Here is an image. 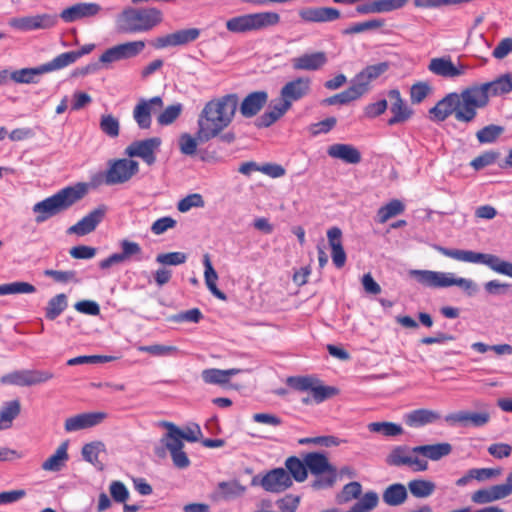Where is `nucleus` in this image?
<instances>
[{
    "instance_id": "60",
    "label": "nucleus",
    "mask_w": 512,
    "mask_h": 512,
    "mask_svg": "<svg viewBox=\"0 0 512 512\" xmlns=\"http://www.w3.org/2000/svg\"><path fill=\"white\" fill-rule=\"evenodd\" d=\"M432 88L427 82H417L412 85L410 89V99L413 104L421 103L427 95L431 92Z\"/></svg>"
},
{
    "instance_id": "35",
    "label": "nucleus",
    "mask_w": 512,
    "mask_h": 512,
    "mask_svg": "<svg viewBox=\"0 0 512 512\" xmlns=\"http://www.w3.org/2000/svg\"><path fill=\"white\" fill-rule=\"evenodd\" d=\"M203 264L205 267L204 278H205V283L207 285V288L216 298H218L220 300H226L227 297H226L225 293H223L221 290H219L216 285V281L218 280V274L215 271V269L213 268L208 254L204 255Z\"/></svg>"
},
{
    "instance_id": "39",
    "label": "nucleus",
    "mask_w": 512,
    "mask_h": 512,
    "mask_svg": "<svg viewBox=\"0 0 512 512\" xmlns=\"http://www.w3.org/2000/svg\"><path fill=\"white\" fill-rule=\"evenodd\" d=\"M105 451V445L100 441L85 444L82 447V457L85 461L94 465L98 470H103V463L98 459L99 454Z\"/></svg>"
},
{
    "instance_id": "10",
    "label": "nucleus",
    "mask_w": 512,
    "mask_h": 512,
    "mask_svg": "<svg viewBox=\"0 0 512 512\" xmlns=\"http://www.w3.org/2000/svg\"><path fill=\"white\" fill-rule=\"evenodd\" d=\"M293 484L292 478L284 468H275L263 476L256 475L251 480L252 486H261L265 491L281 493Z\"/></svg>"
},
{
    "instance_id": "51",
    "label": "nucleus",
    "mask_w": 512,
    "mask_h": 512,
    "mask_svg": "<svg viewBox=\"0 0 512 512\" xmlns=\"http://www.w3.org/2000/svg\"><path fill=\"white\" fill-rule=\"evenodd\" d=\"M183 105L176 103L166 107L157 117V122L162 126L172 124L182 113Z\"/></svg>"
},
{
    "instance_id": "1",
    "label": "nucleus",
    "mask_w": 512,
    "mask_h": 512,
    "mask_svg": "<svg viewBox=\"0 0 512 512\" xmlns=\"http://www.w3.org/2000/svg\"><path fill=\"white\" fill-rule=\"evenodd\" d=\"M239 106L236 93L216 97L206 102L197 119V139L206 143L216 138L233 122Z\"/></svg>"
},
{
    "instance_id": "46",
    "label": "nucleus",
    "mask_w": 512,
    "mask_h": 512,
    "mask_svg": "<svg viewBox=\"0 0 512 512\" xmlns=\"http://www.w3.org/2000/svg\"><path fill=\"white\" fill-rule=\"evenodd\" d=\"M100 130L110 138H116L120 133V122L112 114H103L99 122Z\"/></svg>"
},
{
    "instance_id": "19",
    "label": "nucleus",
    "mask_w": 512,
    "mask_h": 512,
    "mask_svg": "<svg viewBox=\"0 0 512 512\" xmlns=\"http://www.w3.org/2000/svg\"><path fill=\"white\" fill-rule=\"evenodd\" d=\"M107 418L105 412H88L77 414L65 420L64 428L67 432H74L99 425Z\"/></svg>"
},
{
    "instance_id": "41",
    "label": "nucleus",
    "mask_w": 512,
    "mask_h": 512,
    "mask_svg": "<svg viewBox=\"0 0 512 512\" xmlns=\"http://www.w3.org/2000/svg\"><path fill=\"white\" fill-rule=\"evenodd\" d=\"M450 257L462 262L479 263L487 266L490 254L470 250H450Z\"/></svg>"
},
{
    "instance_id": "32",
    "label": "nucleus",
    "mask_w": 512,
    "mask_h": 512,
    "mask_svg": "<svg viewBox=\"0 0 512 512\" xmlns=\"http://www.w3.org/2000/svg\"><path fill=\"white\" fill-rule=\"evenodd\" d=\"M162 426L167 429V433L162 438V443L171 453L172 451H176L179 449H183V438L180 434V428L176 426L174 423L164 421L162 422Z\"/></svg>"
},
{
    "instance_id": "27",
    "label": "nucleus",
    "mask_w": 512,
    "mask_h": 512,
    "mask_svg": "<svg viewBox=\"0 0 512 512\" xmlns=\"http://www.w3.org/2000/svg\"><path fill=\"white\" fill-rule=\"evenodd\" d=\"M327 154L347 164H358L362 160L360 151L351 144L336 143L327 148Z\"/></svg>"
},
{
    "instance_id": "2",
    "label": "nucleus",
    "mask_w": 512,
    "mask_h": 512,
    "mask_svg": "<svg viewBox=\"0 0 512 512\" xmlns=\"http://www.w3.org/2000/svg\"><path fill=\"white\" fill-rule=\"evenodd\" d=\"M88 193V184L79 182L60 189L58 192L34 204L35 221L43 223L51 217L70 209Z\"/></svg>"
},
{
    "instance_id": "37",
    "label": "nucleus",
    "mask_w": 512,
    "mask_h": 512,
    "mask_svg": "<svg viewBox=\"0 0 512 512\" xmlns=\"http://www.w3.org/2000/svg\"><path fill=\"white\" fill-rule=\"evenodd\" d=\"M68 307V297L64 293L57 294L49 299L45 308V317L48 320H55Z\"/></svg>"
},
{
    "instance_id": "61",
    "label": "nucleus",
    "mask_w": 512,
    "mask_h": 512,
    "mask_svg": "<svg viewBox=\"0 0 512 512\" xmlns=\"http://www.w3.org/2000/svg\"><path fill=\"white\" fill-rule=\"evenodd\" d=\"M499 156H500V153L497 151H486V152L480 154L479 156H477L476 158H474L471 161L470 165L475 170H481V169L495 163V161L499 158Z\"/></svg>"
},
{
    "instance_id": "8",
    "label": "nucleus",
    "mask_w": 512,
    "mask_h": 512,
    "mask_svg": "<svg viewBox=\"0 0 512 512\" xmlns=\"http://www.w3.org/2000/svg\"><path fill=\"white\" fill-rule=\"evenodd\" d=\"M287 384L298 391H310L312 399L316 403H321L339 392L335 387L324 386L318 378L312 376L289 377Z\"/></svg>"
},
{
    "instance_id": "6",
    "label": "nucleus",
    "mask_w": 512,
    "mask_h": 512,
    "mask_svg": "<svg viewBox=\"0 0 512 512\" xmlns=\"http://www.w3.org/2000/svg\"><path fill=\"white\" fill-rule=\"evenodd\" d=\"M139 172V164L132 159H116L108 163V169L104 173H98L92 177L94 186L106 184L109 186L128 182Z\"/></svg>"
},
{
    "instance_id": "23",
    "label": "nucleus",
    "mask_w": 512,
    "mask_h": 512,
    "mask_svg": "<svg viewBox=\"0 0 512 512\" xmlns=\"http://www.w3.org/2000/svg\"><path fill=\"white\" fill-rule=\"evenodd\" d=\"M327 63V55L323 51L305 53L291 59L292 68L296 71H316Z\"/></svg>"
},
{
    "instance_id": "9",
    "label": "nucleus",
    "mask_w": 512,
    "mask_h": 512,
    "mask_svg": "<svg viewBox=\"0 0 512 512\" xmlns=\"http://www.w3.org/2000/svg\"><path fill=\"white\" fill-rule=\"evenodd\" d=\"M146 44L143 40L130 41L117 44L106 49L99 57V63L108 68L111 64L135 58L145 48Z\"/></svg>"
},
{
    "instance_id": "22",
    "label": "nucleus",
    "mask_w": 512,
    "mask_h": 512,
    "mask_svg": "<svg viewBox=\"0 0 512 512\" xmlns=\"http://www.w3.org/2000/svg\"><path fill=\"white\" fill-rule=\"evenodd\" d=\"M101 11V6L97 3H76L65 8L60 13V18L66 23H72L77 20L96 16Z\"/></svg>"
},
{
    "instance_id": "31",
    "label": "nucleus",
    "mask_w": 512,
    "mask_h": 512,
    "mask_svg": "<svg viewBox=\"0 0 512 512\" xmlns=\"http://www.w3.org/2000/svg\"><path fill=\"white\" fill-rule=\"evenodd\" d=\"M240 372L241 370L236 368L227 370L211 368L203 370L201 376L205 383L224 385L229 382L232 376L237 375Z\"/></svg>"
},
{
    "instance_id": "15",
    "label": "nucleus",
    "mask_w": 512,
    "mask_h": 512,
    "mask_svg": "<svg viewBox=\"0 0 512 512\" xmlns=\"http://www.w3.org/2000/svg\"><path fill=\"white\" fill-rule=\"evenodd\" d=\"M58 22L56 14H38L33 16H24L12 18L9 25L20 31H32L39 29H50Z\"/></svg>"
},
{
    "instance_id": "59",
    "label": "nucleus",
    "mask_w": 512,
    "mask_h": 512,
    "mask_svg": "<svg viewBox=\"0 0 512 512\" xmlns=\"http://www.w3.org/2000/svg\"><path fill=\"white\" fill-rule=\"evenodd\" d=\"M139 351L147 352L154 356H171L176 355L179 352V349L176 346L155 344L140 346Z\"/></svg>"
},
{
    "instance_id": "29",
    "label": "nucleus",
    "mask_w": 512,
    "mask_h": 512,
    "mask_svg": "<svg viewBox=\"0 0 512 512\" xmlns=\"http://www.w3.org/2000/svg\"><path fill=\"white\" fill-rule=\"evenodd\" d=\"M68 442L65 441L59 445L55 453L48 457L41 465L44 471L58 472L66 464L69 459L68 455Z\"/></svg>"
},
{
    "instance_id": "33",
    "label": "nucleus",
    "mask_w": 512,
    "mask_h": 512,
    "mask_svg": "<svg viewBox=\"0 0 512 512\" xmlns=\"http://www.w3.org/2000/svg\"><path fill=\"white\" fill-rule=\"evenodd\" d=\"M20 412L21 404L18 399L5 402L0 408V430L9 429Z\"/></svg>"
},
{
    "instance_id": "42",
    "label": "nucleus",
    "mask_w": 512,
    "mask_h": 512,
    "mask_svg": "<svg viewBox=\"0 0 512 512\" xmlns=\"http://www.w3.org/2000/svg\"><path fill=\"white\" fill-rule=\"evenodd\" d=\"M285 466L289 475L292 476L297 482H303L306 480L308 470L304 460L301 461L299 458L291 456L286 459Z\"/></svg>"
},
{
    "instance_id": "43",
    "label": "nucleus",
    "mask_w": 512,
    "mask_h": 512,
    "mask_svg": "<svg viewBox=\"0 0 512 512\" xmlns=\"http://www.w3.org/2000/svg\"><path fill=\"white\" fill-rule=\"evenodd\" d=\"M77 61V55L73 51L62 53L53 60L43 64L47 73L65 68Z\"/></svg>"
},
{
    "instance_id": "11",
    "label": "nucleus",
    "mask_w": 512,
    "mask_h": 512,
    "mask_svg": "<svg viewBox=\"0 0 512 512\" xmlns=\"http://www.w3.org/2000/svg\"><path fill=\"white\" fill-rule=\"evenodd\" d=\"M52 378H54V374L49 370L25 369L3 375L0 382L25 387L43 384Z\"/></svg>"
},
{
    "instance_id": "18",
    "label": "nucleus",
    "mask_w": 512,
    "mask_h": 512,
    "mask_svg": "<svg viewBox=\"0 0 512 512\" xmlns=\"http://www.w3.org/2000/svg\"><path fill=\"white\" fill-rule=\"evenodd\" d=\"M246 492V487L238 480L221 481L217 484L210 498L213 502H228L242 497Z\"/></svg>"
},
{
    "instance_id": "4",
    "label": "nucleus",
    "mask_w": 512,
    "mask_h": 512,
    "mask_svg": "<svg viewBox=\"0 0 512 512\" xmlns=\"http://www.w3.org/2000/svg\"><path fill=\"white\" fill-rule=\"evenodd\" d=\"M489 97L483 84L466 88L460 97L457 93H450V106L455 104L453 109H450V114L458 121L471 122L477 114L476 110L487 105Z\"/></svg>"
},
{
    "instance_id": "63",
    "label": "nucleus",
    "mask_w": 512,
    "mask_h": 512,
    "mask_svg": "<svg viewBox=\"0 0 512 512\" xmlns=\"http://www.w3.org/2000/svg\"><path fill=\"white\" fill-rule=\"evenodd\" d=\"M199 139H197V135L192 137L188 133H183L179 137V148L182 154L192 156L196 153L197 145Z\"/></svg>"
},
{
    "instance_id": "12",
    "label": "nucleus",
    "mask_w": 512,
    "mask_h": 512,
    "mask_svg": "<svg viewBox=\"0 0 512 512\" xmlns=\"http://www.w3.org/2000/svg\"><path fill=\"white\" fill-rule=\"evenodd\" d=\"M389 69L387 62H380L369 65L357 73L351 80V88L354 90L358 99L370 90L372 81L379 78Z\"/></svg>"
},
{
    "instance_id": "62",
    "label": "nucleus",
    "mask_w": 512,
    "mask_h": 512,
    "mask_svg": "<svg viewBox=\"0 0 512 512\" xmlns=\"http://www.w3.org/2000/svg\"><path fill=\"white\" fill-rule=\"evenodd\" d=\"M187 260V255L183 252L162 253L156 256V262L161 265H181Z\"/></svg>"
},
{
    "instance_id": "64",
    "label": "nucleus",
    "mask_w": 512,
    "mask_h": 512,
    "mask_svg": "<svg viewBox=\"0 0 512 512\" xmlns=\"http://www.w3.org/2000/svg\"><path fill=\"white\" fill-rule=\"evenodd\" d=\"M454 285L461 288L468 296H473L478 291L476 283L471 279L457 277L450 273V286Z\"/></svg>"
},
{
    "instance_id": "24",
    "label": "nucleus",
    "mask_w": 512,
    "mask_h": 512,
    "mask_svg": "<svg viewBox=\"0 0 512 512\" xmlns=\"http://www.w3.org/2000/svg\"><path fill=\"white\" fill-rule=\"evenodd\" d=\"M268 101L266 91H254L249 93L239 104V110L243 117L251 118L257 115Z\"/></svg>"
},
{
    "instance_id": "52",
    "label": "nucleus",
    "mask_w": 512,
    "mask_h": 512,
    "mask_svg": "<svg viewBox=\"0 0 512 512\" xmlns=\"http://www.w3.org/2000/svg\"><path fill=\"white\" fill-rule=\"evenodd\" d=\"M205 206V201L201 194L192 193L182 198L178 204L177 209L181 213H186L192 208H203Z\"/></svg>"
},
{
    "instance_id": "54",
    "label": "nucleus",
    "mask_w": 512,
    "mask_h": 512,
    "mask_svg": "<svg viewBox=\"0 0 512 512\" xmlns=\"http://www.w3.org/2000/svg\"><path fill=\"white\" fill-rule=\"evenodd\" d=\"M114 356L107 355H83L71 358L67 361V365L75 366L81 364H96V363H106L115 360Z\"/></svg>"
},
{
    "instance_id": "50",
    "label": "nucleus",
    "mask_w": 512,
    "mask_h": 512,
    "mask_svg": "<svg viewBox=\"0 0 512 512\" xmlns=\"http://www.w3.org/2000/svg\"><path fill=\"white\" fill-rule=\"evenodd\" d=\"M385 25L384 19H371L364 22L355 23L343 31V34H358L366 31L376 30Z\"/></svg>"
},
{
    "instance_id": "53",
    "label": "nucleus",
    "mask_w": 512,
    "mask_h": 512,
    "mask_svg": "<svg viewBox=\"0 0 512 512\" xmlns=\"http://www.w3.org/2000/svg\"><path fill=\"white\" fill-rule=\"evenodd\" d=\"M504 131V128L499 125H488L480 129L476 136L480 143H492L494 142Z\"/></svg>"
},
{
    "instance_id": "36",
    "label": "nucleus",
    "mask_w": 512,
    "mask_h": 512,
    "mask_svg": "<svg viewBox=\"0 0 512 512\" xmlns=\"http://www.w3.org/2000/svg\"><path fill=\"white\" fill-rule=\"evenodd\" d=\"M382 498L389 506H399L407 499L406 487L400 483L392 484L384 490Z\"/></svg>"
},
{
    "instance_id": "5",
    "label": "nucleus",
    "mask_w": 512,
    "mask_h": 512,
    "mask_svg": "<svg viewBox=\"0 0 512 512\" xmlns=\"http://www.w3.org/2000/svg\"><path fill=\"white\" fill-rule=\"evenodd\" d=\"M280 15L276 12H258L232 17L226 21V29L229 32L243 34L251 31H259L277 25Z\"/></svg>"
},
{
    "instance_id": "7",
    "label": "nucleus",
    "mask_w": 512,
    "mask_h": 512,
    "mask_svg": "<svg viewBox=\"0 0 512 512\" xmlns=\"http://www.w3.org/2000/svg\"><path fill=\"white\" fill-rule=\"evenodd\" d=\"M307 470L318 478L312 483L314 489L332 487L337 480L336 467L330 464L327 456L319 452L307 453L304 456Z\"/></svg>"
},
{
    "instance_id": "40",
    "label": "nucleus",
    "mask_w": 512,
    "mask_h": 512,
    "mask_svg": "<svg viewBox=\"0 0 512 512\" xmlns=\"http://www.w3.org/2000/svg\"><path fill=\"white\" fill-rule=\"evenodd\" d=\"M489 96L503 95L512 91V76L504 74L497 79L483 84Z\"/></svg>"
},
{
    "instance_id": "49",
    "label": "nucleus",
    "mask_w": 512,
    "mask_h": 512,
    "mask_svg": "<svg viewBox=\"0 0 512 512\" xmlns=\"http://www.w3.org/2000/svg\"><path fill=\"white\" fill-rule=\"evenodd\" d=\"M408 488L413 496L426 498L433 493L435 485L431 481L418 479L410 481Z\"/></svg>"
},
{
    "instance_id": "26",
    "label": "nucleus",
    "mask_w": 512,
    "mask_h": 512,
    "mask_svg": "<svg viewBox=\"0 0 512 512\" xmlns=\"http://www.w3.org/2000/svg\"><path fill=\"white\" fill-rule=\"evenodd\" d=\"M408 274L412 279L425 287H448V276L446 273L430 270H410Z\"/></svg>"
},
{
    "instance_id": "30",
    "label": "nucleus",
    "mask_w": 512,
    "mask_h": 512,
    "mask_svg": "<svg viewBox=\"0 0 512 512\" xmlns=\"http://www.w3.org/2000/svg\"><path fill=\"white\" fill-rule=\"evenodd\" d=\"M44 69L42 64L37 67L14 70L10 73V79L18 84H36L39 82L40 76L47 73Z\"/></svg>"
},
{
    "instance_id": "17",
    "label": "nucleus",
    "mask_w": 512,
    "mask_h": 512,
    "mask_svg": "<svg viewBox=\"0 0 512 512\" xmlns=\"http://www.w3.org/2000/svg\"><path fill=\"white\" fill-rule=\"evenodd\" d=\"M106 213L104 206L98 207L84 216L76 224L70 226L66 233L69 235L85 236L92 233L103 221Z\"/></svg>"
},
{
    "instance_id": "21",
    "label": "nucleus",
    "mask_w": 512,
    "mask_h": 512,
    "mask_svg": "<svg viewBox=\"0 0 512 512\" xmlns=\"http://www.w3.org/2000/svg\"><path fill=\"white\" fill-rule=\"evenodd\" d=\"M299 17L305 22L327 23L338 20L341 13L333 7H306L299 10Z\"/></svg>"
},
{
    "instance_id": "48",
    "label": "nucleus",
    "mask_w": 512,
    "mask_h": 512,
    "mask_svg": "<svg viewBox=\"0 0 512 512\" xmlns=\"http://www.w3.org/2000/svg\"><path fill=\"white\" fill-rule=\"evenodd\" d=\"M368 429L373 433H381L384 436H398L403 433V428L393 422H372L368 424Z\"/></svg>"
},
{
    "instance_id": "57",
    "label": "nucleus",
    "mask_w": 512,
    "mask_h": 512,
    "mask_svg": "<svg viewBox=\"0 0 512 512\" xmlns=\"http://www.w3.org/2000/svg\"><path fill=\"white\" fill-rule=\"evenodd\" d=\"M358 97L355 94L354 90L351 88H347L346 90L342 91L341 93H338L336 95H333L331 97H328L322 101V104L324 105H336V104H347L351 101L357 100Z\"/></svg>"
},
{
    "instance_id": "56",
    "label": "nucleus",
    "mask_w": 512,
    "mask_h": 512,
    "mask_svg": "<svg viewBox=\"0 0 512 512\" xmlns=\"http://www.w3.org/2000/svg\"><path fill=\"white\" fill-rule=\"evenodd\" d=\"M487 266L496 273L512 278V263L504 261L496 255L490 254Z\"/></svg>"
},
{
    "instance_id": "45",
    "label": "nucleus",
    "mask_w": 512,
    "mask_h": 512,
    "mask_svg": "<svg viewBox=\"0 0 512 512\" xmlns=\"http://www.w3.org/2000/svg\"><path fill=\"white\" fill-rule=\"evenodd\" d=\"M404 211V205L401 201L394 199L382 206L377 212V218L379 223H385L390 218L401 214Z\"/></svg>"
},
{
    "instance_id": "3",
    "label": "nucleus",
    "mask_w": 512,
    "mask_h": 512,
    "mask_svg": "<svg viewBox=\"0 0 512 512\" xmlns=\"http://www.w3.org/2000/svg\"><path fill=\"white\" fill-rule=\"evenodd\" d=\"M162 22V13L157 8L125 7L115 18L119 33L135 34L152 30Z\"/></svg>"
},
{
    "instance_id": "58",
    "label": "nucleus",
    "mask_w": 512,
    "mask_h": 512,
    "mask_svg": "<svg viewBox=\"0 0 512 512\" xmlns=\"http://www.w3.org/2000/svg\"><path fill=\"white\" fill-rule=\"evenodd\" d=\"M173 35L177 46H183L197 40L200 30L198 28L182 29L173 32Z\"/></svg>"
},
{
    "instance_id": "28",
    "label": "nucleus",
    "mask_w": 512,
    "mask_h": 512,
    "mask_svg": "<svg viewBox=\"0 0 512 512\" xmlns=\"http://www.w3.org/2000/svg\"><path fill=\"white\" fill-rule=\"evenodd\" d=\"M388 97L391 101L390 111L393 114L388 120V124L395 125L408 120L412 115V110L404 104L400 92L398 90H391L388 93Z\"/></svg>"
},
{
    "instance_id": "20",
    "label": "nucleus",
    "mask_w": 512,
    "mask_h": 512,
    "mask_svg": "<svg viewBox=\"0 0 512 512\" xmlns=\"http://www.w3.org/2000/svg\"><path fill=\"white\" fill-rule=\"evenodd\" d=\"M490 418L488 411L472 412L463 410L450 414V424L459 427L479 428L485 426Z\"/></svg>"
},
{
    "instance_id": "16",
    "label": "nucleus",
    "mask_w": 512,
    "mask_h": 512,
    "mask_svg": "<svg viewBox=\"0 0 512 512\" xmlns=\"http://www.w3.org/2000/svg\"><path fill=\"white\" fill-rule=\"evenodd\" d=\"M311 78L297 77L288 81L280 90L281 101L291 108L292 103L306 97L311 91Z\"/></svg>"
},
{
    "instance_id": "55",
    "label": "nucleus",
    "mask_w": 512,
    "mask_h": 512,
    "mask_svg": "<svg viewBox=\"0 0 512 512\" xmlns=\"http://www.w3.org/2000/svg\"><path fill=\"white\" fill-rule=\"evenodd\" d=\"M362 492V486L359 482L353 481L346 484L341 493L337 496L339 503H346L352 499H357Z\"/></svg>"
},
{
    "instance_id": "47",
    "label": "nucleus",
    "mask_w": 512,
    "mask_h": 512,
    "mask_svg": "<svg viewBox=\"0 0 512 512\" xmlns=\"http://www.w3.org/2000/svg\"><path fill=\"white\" fill-rule=\"evenodd\" d=\"M411 454H414L412 448L405 445L397 446L388 455L387 463L392 466L407 465Z\"/></svg>"
},
{
    "instance_id": "14",
    "label": "nucleus",
    "mask_w": 512,
    "mask_h": 512,
    "mask_svg": "<svg viewBox=\"0 0 512 512\" xmlns=\"http://www.w3.org/2000/svg\"><path fill=\"white\" fill-rule=\"evenodd\" d=\"M162 108L163 100L160 96L140 99L133 109V119L140 129L147 130L152 125V114Z\"/></svg>"
},
{
    "instance_id": "25",
    "label": "nucleus",
    "mask_w": 512,
    "mask_h": 512,
    "mask_svg": "<svg viewBox=\"0 0 512 512\" xmlns=\"http://www.w3.org/2000/svg\"><path fill=\"white\" fill-rule=\"evenodd\" d=\"M440 419L438 412L430 409H415L404 414L403 421L410 428H421Z\"/></svg>"
},
{
    "instance_id": "44",
    "label": "nucleus",
    "mask_w": 512,
    "mask_h": 512,
    "mask_svg": "<svg viewBox=\"0 0 512 512\" xmlns=\"http://www.w3.org/2000/svg\"><path fill=\"white\" fill-rule=\"evenodd\" d=\"M36 287L28 282L16 281L0 285V296L9 294H32Z\"/></svg>"
},
{
    "instance_id": "38",
    "label": "nucleus",
    "mask_w": 512,
    "mask_h": 512,
    "mask_svg": "<svg viewBox=\"0 0 512 512\" xmlns=\"http://www.w3.org/2000/svg\"><path fill=\"white\" fill-rule=\"evenodd\" d=\"M290 108L282 101L274 104L268 111L263 113L258 119L256 125L258 127H269L280 119Z\"/></svg>"
},
{
    "instance_id": "13",
    "label": "nucleus",
    "mask_w": 512,
    "mask_h": 512,
    "mask_svg": "<svg viewBox=\"0 0 512 512\" xmlns=\"http://www.w3.org/2000/svg\"><path fill=\"white\" fill-rule=\"evenodd\" d=\"M161 143L159 137L136 140L126 147L125 154L130 158L139 157L151 166L156 162V151L159 150Z\"/></svg>"
},
{
    "instance_id": "34",
    "label": "nucleus",
    "mask_w": 512,
    "mask_h": 512,
    "mask_svg": "<svg viewBox=\"0 0 512 512\" xmlns=\"http://www.w3.org/2000/svg\"><path fill=\"white\" fill-rule=\"evenodd\" d=\"M412 452L420 454L423 458L438 461L448 455V443L415 446Z\"/></svg>"
}]
</instances>
